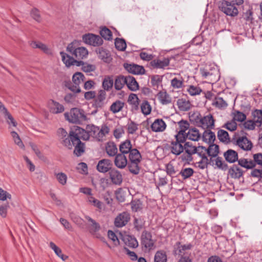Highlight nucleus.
<instances>
[{
  "label": "nucleus",
  "instance_id": "obj_62",
  "mask_svg": "<svg viewBox=\"0 0 262 262\" xmlns=\"http://www.w3.org/2000/svg\"><path fill=\"white\" fill-rule=\"evenodd\" d=\"M56 178L57 179L58 182L62 185H64L67 183V176L63 172H60L55 174Z\"/></svg>",
  "mask_w": 262,
  "mask_h": 262
},
{
  "label": "nucleus",
  "instance_id": "obj_37",
  "mask_svg": "<svg viewBox=\"0 0 262 262\" xmlns=\"http://www.w3.org/2000/svg\"><path fill=\"white\" fill-rule=\"evenodd\" d=\"M237 162L239 165L247 169H252L255 167V164H253L252 160L241 158L238 160Z\"/></svg>",
  "mask_w": 262,
  "mask_h": 262
},
{
  "label": "nucleus",
  "instance_id": "obj_53",
  "mask_svg": "<svg viewBox=\"0 0 262 262\" xmlns=\"http://www.w3.org/2000/svg\"><path fill=\"white\" fill-rule=\"evenodd\" d=\"M201 158V160L198 162L197 163L198 164V167L201 169H205L207 167L208 165L210 163L209 162L207 156H199Z\"/></svg>",
  "mask_w": 262,
  "mask_h": 262
},
{
  "label": "nucleus",
  "instance_id": "obj_41",
  "mask_svg": "<svg viewBox=\"0 0 262 262\" xmlns=\"http://www.w3.org/2000/svg\"><path fill=\"white\" fill-rule=\"evenodd\" d=\"M151 65L156 68H164L169 64V60L168 58H164L163 60H154L151 62Z\"/></svg>",
  "mask_w": 262,
  "mask_h": 262
},
{
  "label": "nucleus",
  "instance_id": "obj_22",
  "mask_svg": "<svg viewBox=\"0 0 262 262\" xmlns=\"http://www.w3.org/2000/svg\"><path fill=\"white\" fill-rule=\"evenodd\" d=\"M228 174L231 178L239 179L243 175V171L237 165H233L228 170Z\"/></svg>",
  "mask_w": 262,
  "mask_h": 262
},
{
  "label": "nucleus",
  "instance_id": "obj_49",
  "mask_svg": "<svg viewBox=\"0 0 262 262\" xmlns=\"http://www.w3.org/2000/svg\"><path fill=\"white\" fill-rule=\"evenodd\" d=\"M113 83L114 81L112 77H105L102 82V86L104 89L103 90L105 91L110 90L113 87Z\"/></svg>",
  "mask_w": 262,
  "mask_h": 262
},
{
  "label": "nucleus",
  "instance_id": "obj_58",
  "mask_svg": "<svg viewBox=\"0 0 262 262\" xmlns=\"http://www.w3.org/2000/svg\"><path fill=\"white\" fill-rule=\"evenodd\" d=\"M11 135L13 138L14 143L19 147L23 148L25 146L17 133L14 131L11 132Z\"/></svg>",
  "mask_w": 262,
  "mask_h": 262
},
{
  "label": "nucleus",
  "instance_id": "obj_45",
  "mask_svg": "<svg viewBox=\"0 0 262 262\" xmlns=\"http://www.w3.org/2000/svg\"><path fill=\"white\" fill-rule=\"evenodd\" d=\"M84 80V76L83 74L80 72L75 73L72 77L73 82L78 86L79 84L82 83Z\"/></svg>",
  "mask_w": 262,
  "mask_h": 262
},
{
  "label": "nucleus",
  "instance_id": "obj_24",
  "mask_svg": "<svg viewBox=\"0 0 262 262\" xmlns=\"http://www.w3.org/2000/svg\"><path fill=\"white\" fill-rule=\"evenodd\" d=\"M166 127L165 123L161 119H156L151 125L152 130L155 132H163L165 129Z\"/></svg>",
  "mask_w": 262,
  "mask_h": 262
},
{
  "label": "nucleus",
  "instance_id": "obj_8",
  "mask_svg": "<svg viewBox=\"0 0 262 262\" xmlns=\"http://www.w3.org/2000/svg\"><path fill=\"white\" fill-rule=\"evenodd\" d=\"M200 150L201 151L199 152L201 156H204V155L206 156L207 155L209 157H210V161H212V158L217 157L219 153V146L214 144L210 145L208 148L202 146Z\"/></svg>",
  "mask_w": 262,
  "mask_h": 262
},
{
  "label": "nucleus",
  "instance_id": "obj_59",
  "mask_svg": "<svg viewBox=\"0 0 262 262\" xmlns=\"http://www.w3.org/2000/svg\"><path fill=\"white\" fill-rule=\"evenodd\" d=\"M65 86L74 93H78L81 92V89L79 86L76 85L70 81L66 82Z\"/></svg>",
  "mask_w": 262,
  "mask_h": 262
},
{
  "label": "nucleus",
  "instance_id": "obj_42",
  "mask_svg": "<svg viewBox=\"0 0 262 262\" xmlns=\"http://www.w3.org/2000/svg\"><path fill=\"white\" fill-rule=\"evenodd\" d=\"M125 84H126V76L120 75L115 79V88L117 90H120Z\"/></svg>",
  "mask_w": 262,
  "mask_h": 262
},
{
  "label": "nucleus",
  "instance_id": "obj_29",
  "mask_svg": "<svg viewBox=\"0 0 262 262\" xmlns=\"http://www.w3.org/2000/svg\"><path fill=\"white\" fill-rule=\"evenodd\" d=\"M96 52L100 59L103 60L105 62H109L111 61V57L108 52L103 49L100 48L96 50Z\"/></svg>",
  "mask_w": 262,
  "mask_h": 262
},
{
  "label": "nucleus",
  "instance_id": "obj_55",
  "mask_svg": "<svg viewBox=\"0 0 262 262\" xmlns=\"http://www.w3.org/2000/svg\"><path fill=\"white\" fill-rule=\"evenodd\" d=\"M165 168L167 174L171 177L175 175L178 172V170L175 168L171 162L167 164Z\"/></svg>",
  "mask_w": 262,
  "mask_h": 262
},
{
  "label": "nucleus",
  "instance_id": "obj_31",
  "mask_svg": "<svg viewBox=\"0 0 262 262\" xmlns=\"http://www.w3.org/2000/svg\"><path fill=\"white\" fill-rule=\"evenodd\" d=\"M192 245L191 244L181 245L180 243L177 244V248H175L174 254L179 255H186L184 251L186 250H189L191 249Z\"/></svg>",
  "mask_w": 262,
  "mask_h": 262
},
{
  "label": "nucleus",
  "instance_id": "obj_61",
  "mask_svg": "<svg viewBox=\"0 0 262 262\" xmlns=\"http://www.w3.org/2000/svg\"><path fill=\"white\" fill-rule=\"evenodd\" d=\"M233 120L234 121H237L238 122H243L244 121L246 118V115L243 113L242 112H241L239 111H235L233 113Z\"/></svg>",
  "mask_w": 262,
  "mask_h": 262
},
{
  "label": "nucleus",
  "instance_id": "obj_25",
  "mask_svg": "<svg viewBox=\"0 0 262 262\" xmlns=\"http://www.w3.org/2000/svg\"><path fill=\"white\" fill-rule=\"evenodd\" d=\"M225 160L229 163H234L238 161V154L233 149H228L224 154Z\"/></svg>",
  "mask_w": 262,
  "mask_h": 262
},
{
  "label": "nucleus",
  "instance_id": "obj_15",
  "mask_svg": "<svg viewBox=\"0 0 262 262\" xmlns=\"http://www.w3.org/2000/svg\"><path fill=\"white\" fill-rule=\"evenodd\" d=\"M109 178L112 183L115 185H120L123 181L122 175L118 170L113 168L108 172Z\"/></svg>",
  "mask_w": 262,
  "mask_h": 262
},
{
  "label": "nucleus",
  "instance_id": "obj_50",
  "mask_svg": "<svg viewBox=\"0 0 262 262\" xmlns=\"http://www.w3.org/2000/svg\"><path fill=\"white\" fill-rule=\"evenodd\" d=\"M115 45L116 48L119 51H124L126 48V42L122 38H117L115 39Z\"/></svg>",
  "mask_w": 262,
  "mask_h": 262
},
{
  "label": "nucleus",
  "instance_id": "obj_1",
  "mask_svg": "<svg viewBox=\"0 0 262 262\" xmlns=\"http://www.w3.org/2000/svg\"><path fill=\"white\" fill-rule=\"evenodd\" d=\"M60 54L61 56L62 61L67 67H70L73 65H76L78 67L82 66L83 71L86 73L94 71L96 69L94 65L85 63L82 61L76 60L64 52H60Z\"/></svg>",
  "mask_w": 262,
  "mask_h": 262
},
{
  "label": "nucleus",
  "instance_id": "obj_9",
  "mask_svg": "<svg viewBox=\"0 0 262 262\" xmlns=\"http://www.w3.org/2000/svg\"><path fill=\"white\" fill-rule=\"evenodd\" d=\"M119 237L126 246L132 248H136L138 246V243L134 236L127 234L125 231L119 232Z\"/></svg>",
  "mask_w": 262,
  "mask_h": 262
},
{
  "label": "nucleus",
  "instance_id": "obj_14",
  "mask_svg": "<svg viewBox=\"0 0 262 262\" xmlns=\"http://www.w3.org/2000/svg\"><path fill=\"white\" fill-rule=\"evenodd\" d=\"M234 143L244 150H250L251 149L253 144L250 140L246 137H240L238 138Z\"/></svg>",
  "mask_w": 262,
  "mask_h": 262
},
{
  "label": "nucleus",
  "instance_id": "obj_16",
  "mask_svg": "<svg viewBox=\"0 0 262 262\" xmlns=\"http://www.w3.org/2000/svg\"><path fill=\"white\" fill-rule=\"evenodd\" d=\"M130 219V215L127 212L120 213L115 220V225L118 228L125 226Z\"/></svg>",
  "mask_w": 262,
  "mask_h": 262
},
{
  "label": "nucleus",
  "instance_id": "obj_7",
  "mask_svg": "<svg viewBox=\"0 0 262 262\" xmlns=\"http://www.w3.org/2000/svg\"><path fill=\"white\" fill-rule=\"evenodd\" d=\"M70 136L71 139L75 140L77 138L79 140L81 139L88 140L90 138L89 134L84 129L78 126H76L70 132Z\"/></svg>",
  "mask_w": 262,
  "mask_h": 262
},
{
  "label": "nucleus",
  "instance_id": "obj_27",
  "mask_svg": "<svg viewBox=\"0 0 262 262\" xmlns=\"http://www.w3.org/2000/svg\"><path fill=\"white\" fill-rule=\"evenodd\" d=\"M126 84L127 88L132 91H136L139 89V84L133 76H126Z\"/></svg>",
  "mask_w": 262,
  "mask_h": 262
},
{
  "label": "nucleus",
  "instance_id": "obj_38",
  "mask_svg": "<svg viewBox=\"0 0 262 262\" xmlns=\"http://www.w3.org/2000/svg\"><path fill=\"white\" fill-rule=\"evenodd\" d=\"M177 105L180 110L182 111H187L190 108L191 106L189 101L183 98L178 100Z\"/></svg>",
  "mask_w": 262,
  "mask_h": 262
},
{
  "label": "nucleus",
  "instance_id": "obj_43",
  "mask_svg": "<svg viewBox=\"0 0 262 262\" xmlns=\"http://www.w3.org/2000/svg\"><path fill=\"white\" fill-rule=\"evenodd\" d=\"M140 162L129 161L128 163V169L129 171L134 174H138L140 172V167L139 163Z\"/></svg>",
  "mask_w": 262,
  "mask_h": 262
},
{
  "label": "nucleus",
  "instance_id": "obj_26",
  "mask_svg": "<svg viewBox=\"0 0 262 262\" xmlns=\"http://www.w3.org/2000/svg\"><path fill=\"white\" fill-rule=\"evenodd\" d=\"M119 230H108L107 236L111 240L115 246L117 247L120 245V239L119 237Z\"/></svg>",
  "mask_w": 262,
  "mask_h": 262
},
{
  "label": "nucleus",
  "instance_id": "obj_36",
  "mask_svg": "<svg viewBox=\"0 0 262 262\" xmlns=\"http://www.w3.org/2000/svg\"><path fill=\"white\" fill-rule=\"evenodd\" d=\"M31 47L33 49H39L46 54H50L51 51L48 48V47L42 43L41 42L39 41H32L30 43Z\"/></svg>",
  "mask_w": 262,
  "mask_h": 262
},
{
  "label": "nucleus",
  "instance_id": "obj_32",
  "mask_svg": "<svg viewBox=\"0 0 262 262\" xmlns=\"http://www.w3.org/2000/svg\"><path fill=\"white\" fill-rule=\"evenodd\" d=\"M105 150L110 157H114L117 154L118 148L113 142H109L105 146Z\"/></svg>",
  "mask_w": 262,
  "mask_h": 262
},
{
  "label": "nucleus",
  "instance_id": "obj_54",
  "mask_svg": "<svg viewBox=\"0 0 262 262\" xmlns=\"http://www.w3.org/2000/svg\"><path fill=\"white\" fill-rule=\"evenodd\" d=\"M194 171L191 168H183L179 172V174L181 175L184 179L189 178L193 175Z\"/></svg>",
  "mask_w": 262,
  "mask_h": 262
},
{
  "label": "nucleus",
  "instance_id": "obj_13",
  "mask_svg": "<svg viewBox=\"0 0 262 262\" xmlns=\"http://www.w3.org/2000/svg\"><path fill=\"white\" fill-rule=\"evenodd\" d=\"M123 67L127 71L133 74L142 75L145 73V69L143 66L135 63H125Z\"/></svg>",
  "mask_w": 262,
  "mask_h": 262
},
{
  "label": "nucleus",
  "instance_id": "obj_63",
  "mask_svg": "<svg viewBox=\"0 0 262 262\" xmlns=\"http://www.w3.org/2000/svg\"><path fill=\"white\" fill-rule=\"evenodd\" d=\"M178 124L180 128V130L183 131L184 133H186V130H188L191 127H190V124L188 121L182 120L181 121L178 122Z\"/></svg>",
  "mask_w": 262,
  "mask_h": 262
},
{
  "label": "nucleus",
  "instance_id": "obj_18",
  "mask_svg": "<svg viewBox=\"0 0 262 262\" xmlns=\"http://www.w3.org/2000/svg\"><path fill=\"white\" fill-rule=\"evenodd\" d=\"M0 114H3L9 125L12 124L13 126L15 127L17 125V122L15 121L12 116L8 112L7 110L0 101Z\"/></svg>",
  "mask_w": 262,
  "mask_h": 262
},
{
  "label": "nucleus",
  "instance_id": "obj_40",
  "mask_svg": "<svg viewBox=\"0 0 262 262\" xmlns=\"http://www.w3.org/2000/svg\"><path fill=\"white\" fill-rule=\"evenodd\" d=\"M124 106V103L120 100L113 102L110 106V111L115 114L121 111Z\"/></svg>",
  "mask_w": 262,
  "mask_h": 262
},
{
  "label": "nucleus",
  "instance_id": "obj_47",
  "mask_svg": "<svg viewBox=\"0 0 262 262\" xmlns=\"http://www.w3.org/2000/svg\"><path fill=\"white\" fill-rule=\"evenodd\" d=\"M127 192L128 191L125 190L121 188H119L115 193L117 200L120 202H124Z\"/></svg>",
  "mask_w": 262,
  "mask_h": 262
},
{
  "label": "nucleus",
  "instance_id": "obj_30",
  "mask_svg": "<svg viewBox=\"0 0 262 262\" xmlns=\"http://www.w3.org/2000/svg\"><path fill=\"white\" fill-rule=\"evenodd\" d=\"M106 98V92L104 90H101L99 91L98 95L95 99V104L97 108H101L104 105V101Z\"/></svg>",
  "mask_w": 262,
  "mask_h": 262
},
{
  "label": "nucleus",
  "instance_id": "obj_4",
  "mask_svg": "<svg viewBox=\"0 0 262 262\" xmlns=\"http://www.w3.org/2000/svg\"><path fill=\"white\" fill-rule=\"evenodd\" d=\"M76 43V42H72L68 45L67 47V51L78 59L86 58L89 53L88 50L83 47H77Z\"/></svg>",
  "mask_w": 262,
  "mask_h": 262
},
{
  "label": "nucleus",
  "instance_id": "obj_39",
  "mask_svg": "<svg viewBox=\"0 0 262 262\" xmlns=\"http://www.w3.org/2000/svg\"><path fill=\"white\" fill-rule=\"evenodd\" d=\"M141 155L136 148L133 149L129 153V161L140 162L141 160Z\"/></svg>",
  "mask_w": 262,
  "mask_h": 262
},
{
  "label": "nucleus",
  "instance_id": "obj_23",
  "mask_svg": "<svg viewBox=\"0 0 262 262\" xmlns=\"http://www.w3.org/2000/svg\"><path fill=\"white\" fill-rule=\"evenodd\" d=\"M50 111L53 114H58L64 111L63 106L59 103L53 100H50L49 102Z\"/></svg>",
  "mask_w": 262,
  "mask_h": 262
},
{
  "label": "nucleus",
  "instance_id": "obj_5",
  "mask_svg": "<svg viewBox=\"0 0 262 262\" xmlns=\"http://www.w3.org/2000/svg\"><path fill=\"white\" fill-rule=\"evenodd\" d=\"M219 7L223 12L229 16H235L238 13L237 8L230 2L223 1Z\"/></svg>",
  "mask_w": 262,
  "mask_h": 262
},
{
  "label": "nucleus",
  "instance_id": "obj_57",
  "mask_svg": "<svg viewBox=\"0 0 262 262\" xmlns=\"http://www.w3.org/2000/svg\"><path fill=\"white\" fill-rule=\"evenodd\" d=\"M215 165L220 169L226 170L228 169V165L222 161V158L217 157L215 160Z\"/></svg>",
  "mask_w": 262,
  "mask_h": 262
},
{
  "label": "nucleus",
  "instance_id": "obj_2",
  "mask_svg": "<svg viewBox=\"0 0 262 262\" xmlns=\"http://www.w3.org/2000/svg\"><path fill=\"white\" fill-rule=\"evenodd\" d=\"M194 121L196 125L203 129H213L215 120L211 114L202 116L200 113L194 114Z\"/></svg>",
  "mask_w": 262,
  "mask_h": 262
},
{
  "label": "nucleus",
  "instance_id": "obj_11",
  "mask_svg": "<svg viewBox=\"0 0 262 262\" xmlns=\"http://www.w3.org/2000/svg\"><path fill=\"white\" fill-rule=\"evenodd\" d=\"M57 133L61 143L68 149H71L72 144L70 133L68 134L66 130L62 128L58 129Z\"/></svg>",
  "mask_w": 262,
  "mask_h": 262
},
{
  "label": "nucleus",
  "instance_id": "obj_35",
  "mask_svg": "<svg viewBox=\"0 0 262 262\" xmlns=\"http://www.w3.org/2000/svg\"><path fill=\"white\" fill-rule=\"evenodd\" d=\"M184 150V146L181 143L176 141L171 142V152L176 155H179Z\"/></svg>",
  "mask_w": 262,
  "mask_h": 262
},
{
  "label": "nucleus",
  "instance_id": "obj_33",
  "mask_svg": "<svg viewBox=\"0 0 262 262\" xmlns=\"http://www.w3.org/2000/svg\"><path fill=\"white\" fill-rule=\"evenodd\" d=\"M203 134V141L209 143H213L215 140V134L210 130L211 129H206Z\"/></svg>",
  "mask_w": 262,
  "mask_h": 262
},
{
  "label": "nucleus",
  "instance_id": "obj_21",
  "mask_svg": "<svg viewBox=\"0 0 262 262\" xmlns=\"http://www.w3.org/2000/svg\"><path fill=\"white\" fill-rule=\"evenodd\" d=\"M151 237L150 233L147 230H145L141 235V244L146 248H150L154 245Z\"/></svg>",
  "mask_w": 262,
  "mask_h": 262
},
{
  "label": "nucleus",
  "instance_id": "obj_46",
  "mask_svg": "<svg viewBox=\"0 0 262 262\" xmlns=\"http://www.w3.org/2000/svg\"><path fill=\"white\" fill-rule=\"evenodd\" d=\"M253 120L257 124L258 126L262 124V110H255L253 113Z\"/></svg>",
  "mask_w": 262,
  "mask_h": 262
},
{
  "label": "nucleus",
  "instance_id": "obj_20",
  "mask_svg": "<svg viewBox=\"0 0 262 262\" xmlns=\"http://www.w3.org/2000/svg\"><path fill=\"white\" fill-rule=\"evenodd\" d=\"M186 137L189 140L198 141L200 139L201 134L196 128L191 127L186 133Z\"/></svg>",
  "mask_w": 262,
  "mask_h": 262
},
{
  "label": "nucleus",
  "instance_id": "obj_64",
  "mask_svg": "<svg viewBox=\"0 0 262 262\" xmlns=\"http://www.w3.org/2000/svg\"><path fill=\"white\" fill-rule=\"evenodd\" d=\"M151 83L154 86L158 87L162 82V77L158 75H152L150 77Z\"/></svg>",
  "mask_w": 262,
  "mask_h": 262
},
{
  "label": "nucleus",
  "instance_id": "obj_19",
  "mask_svg": "<svg viewBox=\"0 0 262 262\" xmlns=\"http://www.w3.org/2000/svg\"><path fill=\"white\" fill-rule=\"evenodd\" d=\"M115 156L114 160L115 166L120 169L125 168L127 164V160L125 155L117 154Z\"/></svg>",
  "mask_w": 262,
  "mask_h": 262
},
{
  "label": "nucleus",
  "instance_id": "obj_48",
  "mask_svg": "<svg viewBox=\"0 0 262 262\" xmlns=\"http://www.w3.org/2000/svg\"><path fill=\"white\" fill-rule=\"evenodd\" d=\"M167 255L165 252L159 251L155 255L154 262H166Z\"/></svg>",
  "mask_w": 262,
  "mask_h": 262
},
{
  "label": "nucleus",
  "instance_id": "obj_3",
  "mask_svg": "<svg viewBox=\"0 0 262 262\" xmlns=\"http://www.w3.org/2000/svg\"><path fill=\"white\" fill-rule=\"evenodd\" d=\"M64 115L66 120L74 123H80L86 120L83 111L77 108L71 109L69 113H66Z\"/></svg>",
  "mask_w": 262,
  "mask_h": 262
},
{
  "label": "nucleus",
  "instance_id": "obj_12",
  "mask_svg": "<svg viewBox=\"0 0 262 262\" xmlns=\"http://www.w3.org/2000/svg\"><path fill=\"white\" fill-rule=\"evenodd\" d=\"M71 140V144H72V148L73 147H74V150L73 151V154L76 157H80L82 156L85 152V144L82 143L81 140H79L77 138L76 140Z\"/></svg>",
  "mask_w": 262,
  "mask_h": 262
},
{
  "label": "nucleus",
  "instance_id": "obj_28",
  "mask_svg": "<svg viewBox=\"0 0 262 262\" xmlns=\"http://www.w3.org/2000/svg\"><path fill=\"white\" fill-rule=\"evenodd\" d=\"M157 97L159 101L163 105L169 104L171 102L169 95L165 91H160L157 94Z\"/></svg>",
  "mask_w": 262,
  "mask_h": 262
},
{
  "label": "nucleus",
  "instance_id": "obj_56",
  "mask_svg": "<svg viewBox=\"0 0 262 262\" xmlns=\"http://www.w3.org/2000/svg\"><path fill=\"white\" fill-rule=\"evenodd\" d=\"M131 207L133 211L137 212L142 209V202L139 200H134L131 202Z\"/></svg>",
  "mask_w": 262,
  "mask_h": 262
},
{
  "label": "nucleus",
  "instance_id": "obj_34",
  "mask_svg": "<svg viewBox=\"0 0 262 262\" xmlns=\"http://www.w3.org/2000/svg\"><path fill=\"white\" fill-rule=\"evenodd\" d=\"M132 149L130 141L128 140H126L122 142L119 146V150L121 152L120 154L124 155L129 153Z\"/></svg>",
  "mask_w": 262,
  "mask_h": 262
},
{
  "label": "nucleus",
  "instance_id": "obj_51",
  "mask_svg": "<svg viewBox=\"0 0 262 262\" xmlns=\"http://www.w3.org/2000/svg\"><path fill=\"white\" fill-rule=\"evenodd\" d=\"M142 113L145 115H149L151 111V107L147 101H143L141 104Z\"/></svg>",
  "mask_w": 262,
  "mask_h": 262
},
{
  "label": "nucleus",
  "instance_id": "obj_44",
  "mask_svg": "<svg viewBox=\"0 0 262 262\" xmlns=\"http://www.w3.org/2000/svg\"><path fill=\"white\" fill-rule=\"evenodd\" d=\"M217 137L219 140L222 142L228 143L230 141L228 132L223 129H220L218 131Z\"/></svg>",
  "mask_w": 262,
  "mask_h": 262
},
{
  "label": "nucleus",
  "instance_id": "obj_6",
  "mask_svg": "<svg viewBox=\"0 0 262 262\" xmlns=\"http://www.w3.org/2000/svg\"><path fill=\"white\" fill-rule=\"evenodd\" d=\"M82 40L85 43L94 47L100 46L103 43L101 36L91 33L83 35Z\"/></svg>",
  "mask_w": 262,
  "mask_h": 262
},
{
  "label": "nucleus",
  "instance_id": "obj_52",
  "mask_svg": "<svg viewBox=\"0 0 262 262\" xmlns=\"http://www.w3.org/2000/svg\"><path fill=\"white\" fill-rule=\"evenodd\" d=\"M88 202L91 205L98 208L99 209H101L102 208V203L98 200L94 198L92 195L91 196H88L87 198Z\"/></svg>",
  "mask_w": 262,
  "mask_h": 262
},
{
  "label": "nucleus",
  "instance_id": "obj_17",
  "mask_svg": "<svg viewBox=\"0 0 262 262\" xmlns=\"http://www.w3.org/2000/svg\"><path fill=\"white\" fill-rule=\"evenodd\" d=\"M112 163L111 161L108 159H102L100 160L97 165V169L98 171L102 173H105L112 169Z\"/></svg>",
  "mask_w": 262,
  "mask_h": 262
},
{
  "label": "nucleus",
  "instance_id": "obj_60",
  "mask_svg": "<svg viewBox=\"0 0 262 262\" xmlns=\"http://www.w3.org/2000/svg\"><path fill=\"white\" fill-rule=\"evenodd\" d=\"M101 38L103 37L105 39L110 40L112 39V34L110 30L104 27L100 31Z\"/></svg>",
  "mask_w": 262,
  "mask_h": 262
},
{
  "label": "nucleus",
  "instance_id": "obj_10",
  "mask_svg": "<svg viewBox=\"0 0 262 262\" xmlns=\"http://www.w3.org/2000/svg\"><path fill=\"white\" fill-rule=\"evenodd\" d=\"M202 146L196 147L193 146L192 144L189 142H187L184 145V150L187 154L186 160L188 161H191L192 160V155L193 154H197L198 156H201L199 152L201 150L200 149Z\"/></svg>",
  "mask_w": 262,
  "mask_h": 262
}]
</instances>
